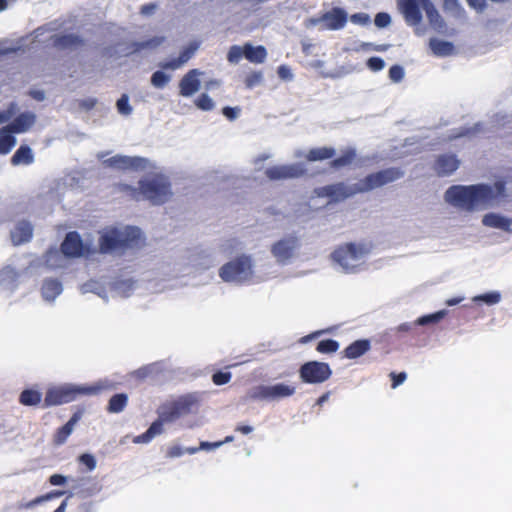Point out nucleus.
I'll use <instances>...</instances> for the list:
<instances>
[{
  "instance_id": "obj_56",
  "label": "nucleus",
  "mask_w": 512,
  "mask_h": 512,
  "mask_svg": "<svg viewBox=\"0 0 512 512\" xmlns=\"http://www.w3.org/2000/svg\"><path fill=\"white\" fill-rule=\"evenodd\" d=\"M147 432L152 438L156 435H160L163 432V422L158 418V420L151 424Z\"/></svg>"
},
{
  "instance_id": "obj_13",
  "label": "nucleus",
  "mask_w": 512,
  "mask_h": 512,
  "mask_svg": "<svg viewBox=\"0 0 512 512\" xmlns=\"http://www.w3.org/2000/svg\"><path fill=\"white\" fill-rule=\"evenodd\" d=\"M297 248V239L294 237L284 238L273 244L271 253L280 264H286L294 257Z\"/></svg>"
},
{
  "instance_id": "obj_50",
  "label": "nucleus",
  "mask_w": 512,
  "mask_h": 512,
  "mask_svg": "<svg viewBox=\"0 0 512 512\" xmlns=\"http://www.w3.org/2000/svg\"><path fill=\"white\" fill-rule=\"evenodd\" d=\"M17 110V104L10 103L5 111H0V125L9 121L15 115Z\"/></svg>"
},
{
  "instance_id": "obj_35",
  "label": "nucleus",
  "mask_w": 512,
  "mask_h": 512,
  "mask_svg": "<svg viewBox=\"0 0 512 512\" xmlns=\"http://www.w3.org/2000/svg\"><path fill=\"white\" fill-rule=\"evenodd\" d=\"M128 401V396L126 394H116L111 397L108 404V411L110 413H119L124 410Z\"/></svg>"
},
{
  "instance_id": "obj_42",
  "label": "nucleus",
  "mask_w": 512,
  "mask_h": 512,
  "mask_svg": "<svg viewBox=\"0 0 512 512\" xmlns=\"http://www.w3.org/2000/svg\"><path fill=\"white\" fill-rule=\"evenodd\" d=\"M194 104L198 109L203 111H210L215 107L213 99L206 93L199 95L195 99Z\"/></svg>"
},
{
  "instance_id": "obj_47",
  "label": "nucleus",
  "mask_w": 512,
  "mask_h": 512,
  "mask_svg": "<svg viewBox=\"0 0 512 512\" xmlns=\"http://www.w3.org/2000/svg\"><path fill=\"white\" fill-rule=\"evenodd\" d=\"M117 110L122 115H129L132 112V107L129 104L128 95H122L116 103Z\"/></svg>"
},
{
  "instance_id": "obj_46",
  "label": "nucleus",
  "mask_w": 512,
  "mask_h": 512,
  "mask_svg": "<svg viewBox=\"0 0 512 512\" xmlns=\"http://www.w3.org/2000/svg\"><path fill=\"white\" fill-rule=\"evenodd\" d=\"M54 43L62 48L71 47L79 43L78 37L74 35H64L61 37H56L54 39Z\"/></svg>"
},
{
  "instance_id": "obj_53",
  "label": "nucleus",
  "mask_w": 512,
  "mask_h": 512,
  "mask_svg": "<svg viewBox=\"0 0 512 512\" xmlns=\"http://www.w3.org/2000/svg\"><path fill=\"white\" fill-rule=\"evenodd\" d=\"M375 25L379 28H385L391 24V17L387 13H378L375 17Z\"/></svg>"
},
{
  "instance_id": "obj_31",
  "label": "nucleus",
  "mask_w": 512,
  "mask_h": 512,
  "mask_svg": "<svg viewBox=\"0 0 512 512\" xmlns=\"http://www.w3.org/2000/svg\"><path fill=\"white\" fill-rule=\"evenodd\" d=\"M12 131L6 126L0 129V154H7L16 144Z\"/></svg>"
},
{
  "instance_id": "obj_51",
  "label": "nucleus",
  "mask_w": 512,
  "mask_h": 512,
  "mask_svg": "<svg viewBox=\"0 0 512 512\" xmlns=\"http://www.w3.org/2000/svg\"><path fill=\"white\" fill-rule=\"evenodd\" d=\"M313 212L314 210H312L311 206L308 203H301L298 205L294 213L297 218H309L313 214Z\"/></svg>"
},
{
  "instance_id": "obj_14",
  "label": "nucleus",
  "mask_w": 512,
  "mask_h": 512,
  "mask_svg": "<svg viewBox=\"0 0 512 512\" xmlns=\"http://www.w3.org/2000/svg\"><path fill=\"white\" fill-rule=\"evenodd\" d=\"M204 72L199 69L188 71L179 81V94L183 97H191L201 88V76Z\"/></svg>"
},
{
  "instance_id": "obj_1",
  "label": "nucleus",
  "mask_w": 512,
  "mask_h": 512,
  "mask_svg": "<svg viewBox=\"0 0 512 512\" xmlns=\"http://www.w3.org/2000/svg\"><path fill=\"white\" fill-rule=\"evenodd\" d=\"M509 197L506 182L496 180L472 185H453L444 193V201L457 210L473 213L501 206Z\"/></svg>"
},
{
  "instance_id": "obj_43",
  "label": "nucleus",
  "mask_w": 512,
  "mask_h": 512,
  "mask_svg": "<svg viewBox=\"0 0 512 512\" xmlns=\"http://www.w3.org/2000/svg\"><path fill=\"white\" fill-rule=\"evenodd\" d=\"M244 51H245V45L244 46L234 45V46L230 47L228 54H227L228 61L232 64L238 63L240 61V59L242 58V56H244Z\"/></svg>"
},
{
  "instance_id": "obj_11",
  "label": "nucleus",
  "mask_w": 512,
  "mask_h": 512,
  "mask_svg": "<svg viewBox=\"0 0 512 512\" xmlns=\"http://www.w3.org/2000/svg\"><path fill=\"white\" fill-rule=\"evenodd\" d=\"M331 371L327 364L309 362L302 366L300 375L303 381L308 383H321L330 377Z\"/></svg>"
},
{
  "instance_id": "obj_34",
  "label": "nucleus",
  "mask_w": 512,
  "mask_h": 512,
  "mask_svg": "<svg viewBox=\"0 0 512 512\" xmlns=\"http://www.w3.org/2000/svg\"><path fill=\"white\" fill-rule=\"evenodd\" d=\"M34 160L32 150L28 146H21L13 155V165L30 164Z\"/></svg>"
},
{
  "instance_id": "obj_19",
  "label": "nucleus",
  "mask_w": 512,
  "mask_h": 512,
  "mask_svg": "<svg viewBox=\"0 0 512 512\" xmlns=\"http://www.w3.org/2000/svg\"><path fill=\"white\" fill-rule=\"evenodd\" d=\"M347 21V14L341 8H334L322 15L324 29L339 30L344 27Z\"/></svg>"
},
{
  "instance_id": "obj_41",
  "label": "nucleus",
  "mask_w": 512,
  "mask_h": 512,
  "mask_svg": "<svg viewBox=\"0 0 512 512\" xmlns=\"http://www.w3.org/2000/svg\"><path fill=\"white\" fill-rule=\"evenodd\" d=\"M116 189L119 192L125 193L134 200H140V181L137 186H131L125 183H118Z\"/></svg>"
},
{
  "instance_id": "obj_36",
  "label": "nucleus",
  "mask_w": 512,
  "mask_h": 512,
  "mask_svg": "<svg viewBox=\"0 0 512 512\" xmlns=\"http://www.w3.org/2000/svg\"><path fill=\"white\" fill-rule=\"evenodd\" d=\"M356 158L355 149L349 148L343 152V154L337 159L331 162V166L334 168H341L350 165Z\"/></svg>"
},
{
  "instance_id": "obj_59",
  "label": "nucleus",
  "mask_w": 512,
  "mask_h": 512,
  "mask_svg": "<svg viewBox=\"0 0 512 512\" xmlns=\"http://www.w3.org/2000/svg\"><path fill=\"white\" fill-rule=\"evenodd\" d=\"M351 21L359 25H367L370 22V16L367 13H356L351 16Z\"/></svg>"
},
{
  "instance_id": "obj_58",
  "label": "nucleus",
  "mask_w": 512,
  "mask_h": 512,
  "mask_svg": "<svg viewBox=\"0 0 512 512\" xmlns=\"http://www.w3.org/2000/svg\"><path fill=\"white\" fill-rule=\"evenodd\" d=\"M80 462L87 466V468L91 471L94 470L96 467V460L93 455L91 454H83L80 456Z\"/></svg>"
},
{
  "instance_id": "obj_18",
  "label": "nucleus",
  "mask_w": 512,
  "mask_h": 512,
  "mask_svg": "<svg viewBox=\"0 0 512 512\" xmlns=\"http://www.w3.org/2000/svg\"><path fill=\"white\" fill-rule=\"evenodd\" d=\"M460 162L454 155H440L435 160L433 169L440 177L449 176L459 168Z\"/></svg>"
},
{
  "instance_id": "obj_63",
  "label": "nucleus",
  "mask_w": 512,
  "mask_h": 512,
  "mask_svg": "<svg viewBox=\"0 0 512 512\" xmlns=\"http://www.w3.org/2000/svg\"><path fill=\"white\" fill-rule=\"evenodd\" d=\"M390 376L393 380V388H396L398 385L402 384L406 380V373L402 372L400 374L391 373Z\"/></svg>"
},
{
  "instance_id": "obj_26",
  "label": "nucleus",
  "mask_w": 512,
  "mask_h": 512,
  "mask_svg": "<svg viewBox=\"0 0 512 512\" xmlns=\"http://www.w3.org/2000/svg\"><path fill=\"white\" fill-rule=\"evenodd\" d=\"M482 224L487 227L508 231L510 220L497 213H487L482 217Z\"/></svg>"
},
{
  "instance_id": "obj_25",
  "label": "nucleus",
  "mask_w": 512,
  "mask_h": 512,
  "mask_svg": "<svg viewBox=\"0 0 512 512\" xmlns=\"http://www.w3.org/2000/svg\"><path fill=\"white\" fill-rule=\"evenodd\" d=\"M63 291L62 284L55 279H46L41 287V295L47 302H52Z\"/></svg>"
},
{
  "instance_id": "obj_55",
  "label": "nucleus",
  "mask_w": 512,
  "mask_h": 512,
  "mask_svg": "<svg viewBox=\"0 0 512 512\" xmlns=\"http://www.w3.org/2000/svg\"><path fill=\"white\" fill-rule=\"evenodd\" d=\"M367 66L372 71H380V70H382L384 68L385 63H384V61L381 58L371 57L367 61Z\"/></svg>"
},
{
  "instance_id": "obj_21",
  "label": "nucleus",
  "mask_w": 512,
  "mask_h": 512,
  "mask_svg": "<svg viewBox=\"0 0 512 512\" xmlns=\"http://www.w3.org/2000/svg\"><path fill=\"white\" fill-rule=\"evenodd\" d=\"M19 283V273L11 266L0 270V290L13 291Z\"/></svg>"
},
{
  "instance_id": "obj_61",
  "label": "nucleus",
  "mask_w": 512,
  "mask_h": 512,
  "mask_svg": "<svg viewBox=\"0 0 512 512\" xmlns=\"http://www.w3.org/2000/svg\"><path fill=\"white\" fill-rule=\"evenodd\" d=\"M97 104V99L95 98H88L81 100L79 102V107L84 111H89L90 109L94 108Z\"/></svg>"
},
{
  "instance_id": "obj_9",
  "label": "nucleus",
  "mask_w": 512,
  "mask_h": 512,
  "mask_svg": "<svg viewBox=\"0 0 512 512\" xmlns=\"http://www.w3.org/2000/svg\"><path fill=\"white\" fill-rule=\"evenodd\" d=\"M405 175L404 170L398 167H390L375 173L367 175L360 180L363 193L383 187L389 183L395 182Z\"/></svg>"
},
{
  "instance_id": "obj_38",
  "label": "nucleus",
  "mask_w": 512,
  "mask_h": 512,
  "mask_svg": "<svg viewBox=\"0 0 512 512\" xmlns=\"http://www.w3.org/2000/svg\"><path fill=\"white\" fill-rule=\"evenodd\" d=\"M41 401V393L35 390H24L20 395V402L26 406H35Z\"/></svg>"
},
{
  "instance_id": "obj_64",
  "label": "nucleus",
  "mask_w": 512,
  "mask_h": 512,
  "mask_svg": "<svg viewBox=\"0 0 512 512\" xmlns=\"http://www.w3.org/2000/svg\"><path fill=\"white\" fill-rule=\"evenodd\" d=\"M278 75L283 80H290L292 79V73L291 70L286 66H280L278 68Z\"/></svg>"
},
{
  "instance_id": "obj_5",
  "label": "nucleus",
  "mask_w": 512,
  "mask_h": 512,
  "mask_svg": "<svg viewBox=\"0 0 512 512\" xmlns=\"http://www.w3.org/2000/svg\"><path fill=\"white\" fill-rule=\"evenodd\" d=\"M102 390L100 385L75 386L62 385L50 387L45 396V405L56 406L73 401L78 395H95Z\"/></svg>"
},
{
  "instance_id": "obj_39",
  "label": "nucleus",
  "mask_w": 512,
  "mask_h": 512,
  "mask_svg": "<svg viewBox=\"0 0 512 512\" xmlns=\"http://www.w3.org/2000/svg\"><path fill=\"white\" fill-rule=\"evenodd\" d=\"M63 494H64V492H62V491L51 492V493H48L46 495L39 496V497L29 501V502L22 503L20 505V508L32 509V508H34L38 504L46 502V501L52 499L53 497H59V496H61Z\"/></svg>"
},
{
  "instance_id": "obj_44",
  "label": "nucleus",
  "mask_w": 512,
  "mask_h": 512,
  "mask_svg": "<svg viewBox=\"0 0 512 512\" xmlns=\"http://www.w3.org/2000/svg\"><path fill=\"white\" fill-rule=\"evenodd\" d=\"M446 315V310H440L434 314L426 315L417 319L416 323L418 325H427L430 323L439 322Z\"/></svg>"
},
{
  "instance_id": "obj_52",
  "label": "nucleus",
  "mask_w": 512,
  "mask_h": 512,
  "mask_svg": "<svg viewBox=\"0 0 512 512\" xmlns=\"http://www.w3.org/2000/svg\"><path fill=\"white\" fill-rule=\"evenodd\" d=\"M75 424L70 420L62 427L58 435V442L63 443L66 438L72 433Z\"/></svg>"
},
{
  "instance_id": "obj_27",
  "label": "nucleus",
  "mask_w": 512,
  "mask_h": 512,
  "mask_svg": "<svg viewBox=\"0 0 512 512\" xmlns=\"http://www.w3.org/2000/svg\"><path fill=\"white\" fill-rule=\"evenodd\" d=\"M200 399L196 394H187L174 401L176 409L181 415L193 412V409L199 405Z\"/></svg>"
},
{
  "instance_id": "obj_30",
  "label": "nucleus",
  "mask_w": 512,
  "mask_h": 512,
  "mask_svg": "<svg viewBox=\"0 0 512 512\" xmlns=\"http://www.w3.org/2000/svg\"><path fill=\"white\" fill-rule=\"evenodd\" d=\"M335 150L331 147H318L308 151L305 155L306 159L310 162L322 161L333 157Z\"/></svg>"
},
{
  "instance_id": "obj_7",
  "label": "nucleus",
  "mask_w": 512,
  "mask_h": 512,
  "mask_svg": "<svg viewBox=\"0 0 512 512\" xmlns=\"http://www.w3.org/2000/svg\"><path fill=\"white\" fill-rule=\"evenodd\" d=\"M359 193H363L360 181L353 184L338 182L316 188L313 191V195L316 197L329 198V203H339Z\"/></svg>"
},
{
  "instance_id": "obj_48",
  "label": "nucleus",
  "mask_w": 512,
  "mask_h": 512,
  "mask_svg": "<svg viewBox=\"0 0 512 512\" xmlns=\"http://www.w3.org/2000/svg\"><path fill=\"white\" fill-rule=\"evenodd\" d=\"M339 345L334 340H323L318 343L317 350L321 353H332L337 351Z\"/></svg>"
},
{
  "instance_id": "obj_8",
  "label": "nucleus",
  "mask_w": 512,
  "mask_h": 512,
  "mask_svg": "<svg viewBox=\"0 0 512 512\" xmlns=\"http://www.w3.org/2000/svg\"><path fill=\"white\" fill-rule=\"evenodd\" d=\"M107 152H98L97 159L104 168H110L118 171L127 170H145L149 167V161L142 157H131L117 154L107 157Z\"/></svg>"
},
{
  "instance_id": "obj_24",
  "label": "nucleus",
  "mask_w": 512,
  "mask_h": 512,
  "mask_svg": "<svg viewBox=\"0 0 512 512\" xmlns=\"http://www.w3.org/2000/svg\"><path fill=\"white\" fill-rule=\"evenodd\" d=\"M44 264L51 269L62 268L68 264V258L57 249H50L43 255Z\"/></svg>"
},
{
  "instance_id": "obj_6",
  "label": "nucleus",
  "mask_w": 512,
  "mask_h": 512,
  "mask_svg": "<svg viewBox=\"0 0 512 512\" xmlns=\"http://www.w3.org/2000/svg\"><path fill=\"white\" fill-rule=\"evenodd\" d=\"M253 262L250 256L241 255L225 263L219 269V277L227 283L241 284L253 277Z\"/></svg>"
},
{
  "instance_id": "obj_12",
  "label": "nucleus",
  "mask_w": 512,
  "mask_h": 512,
  "mask_svg": "<svg viewBox=\"0 0 512 512\" xmlns=\"http://www.w3.org/2000/svg\"><path fill=\"white\" fill-rule=\"evenodd\" d=\"M61 251L69 259L84 256L90 249L83 243L78 233L69 232L61 245Z\"/></svg>"
},
{
  "instance_id": "obj_4",
  "label": "nucleus",
  "mask_w": 512,
  "mask_h": 512,
  "mask_svg": "<svg viewBox=\"0 0 512 512\" xmlns=\"http://www.w3.org/2000/svg\"><path fill=\"white\" fill-rule=\"evenodd\" d=\"M370 251L371 247L365 243H345L332 252L331 259L345 273H355Z\"/></svg>"
},
{
  "instance_id": "obj_3",
  "label": "nucleus",
  "mask_w": 512,
  "mask_h": 512,
  "mask_svg": "<svg viewBox=\"0 0 512 512\" xmlns=\"http://www.w3.org/2000/svg\"><path fill=\"white\" fill-rule=\"evenodd\" d=\"M174 196L172 183L164 173H150L140 179V200L162 205Z\"/></svg>"
},
{
  "instance_id": "obj_37",
  "label": "nucleus",
  "mask_w": 512,
  "mask_h": 512,
  "mask_svg": "<svg viewBox=\"0 0 512 512\" xmlns=\"http://www.w3.org/2000/svg\"><path fill=\"white\" fill-rule=\"evenodd\" d=\"M171 81V75L162 70H157L151 75V85L157 89L166 87Z\"/></svg>"
},
{
  "instance_id": "obj_49",
  "label": "nucleus",
  "mask_w": 512,
  "mask_h": 512,
  "mask_svg": "<svg viewBox=\"0 0 512 512\" xmlns=\"http://www.w3.org/2000/svg\"><path fill=\"white\" fill-rule=\"evenodd\" d=\"M405 75L403 67L394 65L389 69V78L394 83H399L403 80Z\"/></svg>"
},
{
  "instance_id": "obj_54",
  "label": "nucleus",
  "mask_w": 512,
  "mask_h": 512,
  "mask_svg": "<svg viewBox=\"0 0 512 512\" xmlns=\"http://www.w3.org/2000/svg\"><path fill=\"white\" fill-rule=\"evenodd\" d=\"M479 131H480L479 125H475L473 128L462 129L460 132H458L456 134H450L447 139L452 140V139H456L458 137L472 136Z\"/></svg>"
},
{
  "instance_id": "obj_16",
  "label": "nucleus",
  "mask_w": 512,
  "mask_h": 512,
  "mask_svg": "<svg viewBox=\"0 0 512 512\" xmlns=\"http://www.w3.org/2000/svg\"><path fill=\"white\" fill-rule=\"evenodd\" d=\"M426 0H400L399 8L402 11L406 21L410 25H417L422 20L421 10Z\"/></svg>"
},
{
  "instance_id": "obj_29",
  "label": "nucleus",
  "mask_w": 512,
  "mask_h": 512,
  "mask_svg": "<svg viewBox=\"0 0 512 512\" xmlns=\"http://www.w3.org/2000/svg\"><path fill=\"white\" fill-rule=\"evenodd\" d=\"M429 47L432 53L439 57H446L454 54V45L448 41L433 38L429 41Z\"/></svg>"
},
{
  "instance_id": "obj_10",
  "label": "nucleus",
  "mask_w": 512,
  "mask_h": 512,
  "mask_svg": "<svg viewBox=\"0 0 512 512\" xmlns=\"http://www.w3.org/2000/svg\"><path fill=\"white\" fill-rule=\"evenodd\" d=\"M264 174L269 181H285L303 177L306 168L302 163L281 164L268 167Z\"/></svg>"
},
{
  "instance_id": "obj_23",
  "label": "nucleus",
  "mask_w": 512,
  "mask_h": 512,
  "mask_svg": "<svg viewBox=\"0 0 512 512\" xmlns=\"http://www.w3.org/2000/svg\"><path fill=\"white\" fill-rule=\"evenodd\" d=\"M166 41L165 36H153L147 40L136 41L131 44V51L129 53H138L143 50L154 51L161 47Z\"/></svg>"
},
{
  "instance_id": "obj_60",
  "label": "nucleus",
  "mask_w": 512,
  "mask_h": 512,
  "mask_svg": "<svg viewBox=\"0 0 512 512\" xmlns=\"http://www.w3.org/2000/svg\"><path fill=\"white\" fill-rule=\"evenodd\" d=\"M263 76L262 73L256 72L252 73L246 78V86L251 88L257 84H260L262 82Z\"/></svg>"
},
{
  "instance_id": "obj_22",
  "label": "nucleus",
  "mask_w": 512,
  "mask_h": 512,
  "mask_svg": "<svg viewBox=\"0 0 512 512\" xmlns=\"http://www.w3.org/2000/svg\"><path fill=\"white\" fill-rule=\"evenodd\" d=\"M36 122V115L32 112H25L14 119L7 127L14 133L28 131Z\"/></svg>"
},
{
  "instance_id": "obj_62",
  "label": "nucleus",
  "mask_w": 512,
  "mask_h": 512,
  "mask_svg": "<svg viewBox=\"0 0 512 512\" xmlns=\"http://www.w3.org/2000/svg\"><path fill=\"white\" fill-rule=\"evenodd\" d=\"M469 6L478 12H483L486 7L485 0H466Z\"/></svg>"
},
{
  "instance_id": "obj_2",
  "label": "nucleus",
  "mask_w": 512,
  "mask_h": 512,
  "mask_svg": "<svg viewBox=\"0 0 512 512\" xmlns=\"http://www.w3.org/2000/svg\"><path fill=\"white\" fill-rule=\"evenodd\" d=\"M142 232L131 226L107 227L100 233L99 247L101 252H112L126 248H136L143 244Z\"/></svg>"
},
{
  "instance_id": "obj_17",
  "label": "nucleus",
  "mask_w": 512,
  "mask_h": 512,
  "mask_svg": "<svg viewBox=\"0 0 512 512\" xmlns=\"http://www.w3.org/2000/svg\"><path fill=\"white\" fill-rule=\"evenodd\" d=\"M294 392L295 387L280 383L271 386H260L256 396L266 400H277L280 398L289 397L293 395Z\"/></svg>"
},
{
  "instance_id": "obj_45",
  "label": "nucleus",
  "mask_w": 512,
  "mask_h": 512,
  "mask_svg": "<svg viewBox=\"0 0 512 512\" xmlns=\"http://www.w3.org/2000/svg\"><path fill=\"white\" fill-rule=\"evenodd\" d=\"M501 296L498 292H490L483 295H477L472 298L474 302L482 301L488 305L496 304L500 301Z\"/></svg>"
},
{
  "instance_id": "obj_20",
  "label": "nucleus",
  "mask_w": 512,
  "mask_h": 512,
  "mask_svg": "<svg viewBox=\"0 0 512 512\" xmlns=\"http://www.w3.org/2000/svg\"><path fill=\"white\" fill-rule=\"evenodd\" d=\"M10 235L14 245H21L31 240L33 235V227L27 221H19L11 230Z\"/></svg>"
},
{
  "instance_id": "obj_32",
  "label": "nucleus",
  "mask_w": 512,
  "mask_h": 512,
  "mask_svg": "<svg viewBox=\"0 0 512 512\" xmlns=\"http://www.w3.org/2000/svg\"><path fill=\"white\" fill-rule=\"evenodd\" d=\"M158 415L163 423H171L182 416L179 410L176 409L174 402L161 406L158 410Z\"/></svg>"
},
{
  "instance_id": "obj_40",
  "label": "nucleus",
  "mask_w": 512,
  "mask_h": 512,
  "mask_svg": "<svg viewBox=\"0 0 512 512\" xmlns=\"http://www.w3.org/2000/svg\"><path fill=\"white\" fill-rule=\"evenodd\" d=\"M423 11L426 12V15H427L430 23L434 27H436V28L442 27V24L439 21L440 20V16H439L437 10L435 9V7L433 6V4L430 2V0H426V3L424 5V7H423Z\"/></svg>"
},
{
  "instance_id": "obj_28",
  "label": "nucleus",
  "mask_w": 512,
  "mask_h": 512,
  "mask_svg": "<svg viewBox=\"0 0 512 512\" xmlns=\"http://www.w3.org/2000/svg\"><path fill=\"white\" fill-rule=\"evenodd\" d=\"M244 57L252 63H263L267 57V51L264 46H253L250 43L245 44Z\"/></svg>"
},
{
  "instance_id": "obj_33",
  "label": "nucleus",
  "mask_w": 512,
  "mask_h": 512,
  "mask_svg": "<svg viewBox=\"0 0 512 512\" xmlns=\"http://www.w3.org/2000/svg\"><path fill=\"white\" fill-rule=\"evenodd\" d=\"M369 347V341L358 340L346 348L345 355L349 359H355L363 355L366 351H368Z\"/></svg>"
},
{
  "instance_id": "obj_15",
  "label": "nucleus",
  "mask_w": 512,
  "mask_h": 512,
  "mask_svg": "<svg viewBox=\"0 0 512 512\" xmlns=\"http://www.w3.org/2000/svg\"><path fill=\"white\" fill-rule=\"evenodd\" d=\"M198 48L199 44L197 42H191L187 46L183 47L178 57L162 61L158 66L163 70H178L193 57Z\"/></svg>"
},
{
  "instance_id": "obj_57",
  "label": "nucleus",
  "mask_w": 512,
  "mask_h": 512,
  "mask_svg": "<svg viewBox=\"0 0 512 512\" xmlns=\"http://www.w3.org/2000/svg\"><path fill=\"white\" fill-rule=\"evenodd\" d=\"M212 379L216 385H224L230 381L231 374L224 373V372H217L213 375Z\"/></svg>"
}]
</instances>
